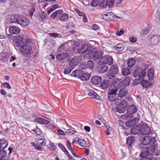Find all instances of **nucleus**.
<instances>
[{
  "label": "nucleus",
  "mask_w": 160,
  "mask_h": 160,
  "mask_svg": "<svg viewBox=\"0 0 160 160\" xmlns=\"http://www.w3.org/2000/svg\"><path fill=\"white\" fill-rule=\"evenodd\" d=\"M142 149V151L141 153V155L142 158L156 156L160 153V152H158L157 154L155 153V148L154 146L149 145L148 147H143Z\"/></svg>",
  "instance_id": "obj_1"
},
{
  "label": "nucleus",
  "mask_w": 160,
  "mask_h": 160,
  "mask_svg": "<svg viewBox=\"0 0 160 160\" xmlns=\"http://www.w3.org/2000/svg\"><path fill=\"white\" fill-rule=\"evenodd\" d=\"M146 69H142L141 68L136 67L133 72L132 75L135 78L144 79L146 76Z\"/></svg>",
  "instance_id": "obj_2"
},
{
  "label": "nucleus",
  "mask_w": 160,
  "mask_h": 160,
  "mask_svg": "<svg viewBox=\"0 0 160 160\" xmlns=\"http://www.w3.org/2000/svg\"><path fill=\"white\" fill-rule=\"evenodd\" d=\"M72 76L74 77H78L82 81H87L88 80L90 75L89 74L83 73V72L80 70H77L73 71L72 72Z\"/></svg>",
  "instance_id": "obj_3"
},
{
  "label": "nucleus",
  "mask_w": 160,
  "mask_h": 160,
  "mask_svg": "<svg viewBox=\"0 0 160 160\" xmlns=\"http://www.w3.org/2000/svg\"><path fill=\"white\" fill-rule=\"evenodd\" d=\"M102 55V52L101 51H97L96 49L93 48L92 50H90L87 57L97 60Z\"/></svg>",
  "instance_id": "obj_4"
},
{
  "label": "nucleus",
  "mask_w": 160,
  "mask_h": 160,
  "mask_svg": "<svg viewBox=\"0 0 160 160\" xmlns=\"http://www.w3.org/2000/svg\"><path fill=\"white\" fill-rule=\"evenodd\" d=\"M118 72V67L116 64L113 65L112 66L107 73V77L109 79L114 78L115 77L116 74Z\"/></svg>",
  "instance_id": "obj_5"
},
{
  "label": "nucleus",
  "mask_w": 160,
  "mask_h": 160,
  "mask_svg": "<svg viewBox=\"0 0 160 160\" xmlns=\"http://www.w3.org/2000/svg\"><path fill=\"white\" fill-rule=\"evenodd\" d=\"M90 50L88 44L84 43L82 45L81 47L77 49V52L78 53H85L86 56L87 57Z\"/></svg>",
  "instance_id": "obj_6"
},
{
  "label": "nucleus",
  "mask_w": 160,
  "mask_h": 160,
  "mask_svg": "<svg viewBox=\"0 0 160 160\" xmlns=\"http://www.w3.org/2000/svg\"><path fill=\"white\" fill-rule=\"evenodd\" d=\"M101 64L111 65L113 63V59L112 57L106 56L102 57L99 60Z\"/></svg>",
  "instance_id": "obj_7"
},
{
  "label": "nucleus",
  "mask_w": 160,
  "mask_h": 160,
  "mask_svg": "<svg viewBox=\"0 0 160 160\" xmlns=\"http://www.w3.org/2000/svg\"><path fill=\"white\" fill-rule=\"evenodd\" d=\"M26 44V43L22 46H20L19 47V50L23 54H31L32 50V47Z\"/></svg>",
  "instance_id": "obj_8"
},
{
  "label": "nucleus",
  "mask_w": 160,
  "mask_h": 160,
  "mask_svg": "<svg viewBox=\"0 0 160 160\" xmlns=\"http://www.w3.org/2000/svg\"><path fill=\"white\" fill-rule=\"evenodd\" d=\"M113 80L112 86L116 89L121 88L123 85L122 80L121 78H116L114 77V78L111 79Z\"/></svg>",
  "instance_id": "obj_9"
},
{
  "label": "nucleus",
  "mask_w": 160,
  "mask_h": 160,
  "mask_svg": "<svg viewBox=\"0 0 160 160\" xmlns=\"http://www.w3.org/2000/svg\"><path fill=\"white\" fill-rule=\"evenodd\" d=\"M114 0H107L102 1L99 4V6L101 8H106L107 6L109 7L112 6L114 4Z\"/></svg>",
  "instance_id": "obj_10"
},
{
  "label": "nucleus",
  "mask_w": 160,
  "mask_h": 160,
  "mask_svg": "<svg viewBox=\"0 0 160 160\" xmlns=\"http://www.w3.org/2000/svg\"><path fill=\"white\" fill-rule=\"evenodd\" d=\"M20 16L17 15H12L8 16L7 21L8 22L18 23Z\"/></svg>",
  "instance_id": "obj_11"
},
{
  "label": "nucleus",
  "mask_w": 160,
  "mask_h": 160,
  "mask_svg": "<svg viewBox=\"0 0 160 160\" xmlns=\"http://www.w3.org/2000/svg\"><path fill=\"white\" fill-rule=\"evenodd\" d=\"M69 57V55L68 53H65L57 55L56 58L60 62H64L66 61L67 58Z\"/></svg>",
  "instance_id": "obj_12"
},
{
  "label": "nucleus",
  "mask_w": 160,
  "mask_h": 160,
  "mask_svg": "<svg viewBox=\"0 0 160 160\" xmlns=\"http://www.w3.org/2000/svg\"><path fill=\"white\" fill-rule=\"evenodd\" d=\"M152 138L149 136L147 135L144 137L142 141V143L144 145H147L148 144H151L150 145H152L154 144V143L152 142ZM153 146H154L153 145Z\"/></svg>",
  "instance_id": "obj_13"
},
{
  "label": "nucleus",
  "mask_w": 160,
  "mask_h": 160,
  "mask_svg": "<svg viewBox=\"0 0 160 160\" xmlns=\"http://www.w3.org/2000/svg\"><path fill=\"white\" fill-rule=\"evenodd\" d=\"M141 133L142 134H148L151 133V130L148 125L146 124L141 126Z\"/></svg>",
  "instance_id": "obj_14"
},
{
  "label": "nucleus",
  "mask_w": 160,
  "mask_h": 160,
  "mask_svg": "<svg viewBox=\"0 0 160 160\" xmlns=\"http://www.w3.org/2000/svg\"><path fill=\"white\" fill-rule=\"evenodd\" d=\"M81 61V58L79 56L74 57L70 61L69 63V66L73 67L76 66Z\"/></svg>",
  "instance_id": "obj_15"
},
{
  "label": "nucleus",
  "mask_w": 160,
  "mask_h": 160,
  "mask_svg": "<svg viewBox=\"0 0 160 160\" xmlns=\"http://www.w3.org/2000/svg\"><path fill=\"white\" fill-rule=\"evenodd\" d=\"M18 23L22 26L25 27L29 25V21L28 19L24 18H22L20 16Z\"/></svg>",
  "instance_id": "obj_16"
},
{
  "label": "nucleus",
  "mask_w": 160,
  "mask_h": 160,
  "mask_svg": "<svg viewBox=\"0 0 160 160\" xmlns=\"http://www.w3.org/2000/svg\"><path fill=\"white\" fill-rule=\"evenodd\" d=\"M16 38L17 40L16 45L17 47H19L20 46H22V45L26 44L24 42L25 40H24L21 36H18L16 37ZM27 40H25V42H27Z\"/></svg>",
  "instance_id": "obj_17"
},
{
  "label": "nucleus",
  "mask_w": 160,
  "mask_h": 160,
  "mask_svg": "<svg viewBox=\"0 0 160 160\" xmlns=\"http://www.w3.org/2000/svg\"><path fill=\"white\" fill-rule=\"evenodd\" d=\"M135 142V139L132 136L128 137L127 139V145L128 148L130 152L132 153V145Z\"/></svg>",
  "instance_id": "obj_18"
},
{
  "label": "nucleus",
  "mask_w": 160,
  "mask_h": 160,
  "mask_svg": "<svg viewBox=\"0 0 160 160\" xmlns=\"http://www.w3.org/2000/svg\"><path fill=\"white\" fill-rule=\"evenodd\" d=\"M139 121V119L138 118H135L132 120H130L126 122L125 123V125L127 127H131L136 125Z\"/></svg>",
  "instance_id": "obj_19"
},
{
  "label": "nucleus",
  "mask_w": 160,
  "mask_h": 160,
  "mask_svg": "<svg viewBox=\"0 0 160 160\" xmlns=\"http://www.w3.org/2000/svg\"><path fill=\"white\" fill-rule=\"evenodd\" d=\"M87 95L88 96L93 98L96 99L97 100L99 99V96L93 90H89L87 91Z\"/></svg>",
  "instance_id": "obj_20"
},
{
  "label": "nucleus",
  "mask_w": 160,
  "mask_h": 160,
  "mask_svg": "<svg viewBox=\"0 0 160 160\" xmlns=\"http://www.w3.org/2000/svg\"><path fill=\"white\" fill-rule=\"evenodd\" d=\"M113 14L112 12H108L107 14L101 15V18L106 21H109L111 20L113 17Z\"/></svg>",
  "instance_id": "obj_21"
},
{
  "label": "nucleus",
  "mask_w": 160,
  "mask_h": 160,
  "mask_svg": "<svg viewBox=\"0 0 160 160\" xmlns=\"http://www.w3.org/2000/svg\"><path fill=\"white\" fill-rule=\"evenodd\" d=\"M20 31V29L17 27L12 26L9 28V32L11 34H18Z\"/></svg>",
  "instance_id": "obj_22"
},
{
  "label": "nucleus",
  "mask_w": 160,
  "mask_h": 160,
  "mask_svg": "<svg viewBox=\"0 0 160 160\" xmlns=\"http://www.w3.org/2000/svg\"><path fill=\"white\" fill-rule=\"evenodd\" d=\"M152 85V83L148 80L142 79L141 82V85L144 88H148Z\"/></svg>",
  "instance_id": "obj_23"
},
{
  "label": "nucleus",
  "mask_w": 160,
  "mask_h": 160,
  "mask_svg": "<svg viewBox=\"0 0 160 160\" xmlns=\"http://www.w3.org/2000/svg\"><path fill=\"white\" fill-rule=\"evenodd\" d=\"M102 80V78L99 76H95L91 79V81L92 83L94 84H98Z\"/></svg>",
  "instance_id": "obj_24"
},
{
  "label": "nucleus",
  "mask_w": 160,
  "mask_h": 160,
  "mask_svg": "<svg viewBox=\"0 0 160 160\" xmlns=\"http://www.w3.org/2000/svg\"><path fill=\"white\" fill-rule=\"evenodd\" d=\"M141 125H137L131 129V132L133 134H137L141 133Z\"/></svg>",
  "instance_id": "obj_25"
},
{
  "label": "nucleus",
  "mask_w": 160,
  "mask_h": 160,
  "mask_svg": "<svg viewBox=\"0 0 160 160\" xmlns=\"http://www.w3.org/2000/svg\"><path fill=\"white\" fill-rule=\"evenodd\" d=\"M67 43L68 45H72V49L73 51H75L76 50H77V49L79 48V43L77 42L74 41H69Z\"/></svg>",
  "instance_id": "obj_26"
},
{
  "label": "nucleus",
  "mask_w": 160,
  "mask_h": 160,
  "mask_svg": "<svg viewBox=\"0 0 160 160\" xmlns=\"http://www.w3.org/2000/svg\"><path fill=\"white\" fill-rule=\"evenodd\" d=\"M35 121L41 124H48L49 123V122L48 121L40 118H36L35 119Z\"/></svg>",
  "instance_id": "obj_27"
},
{
  "label": "nucleus",
  "mask_w": 160,
  "mask_h": 160,
  "mask_svg": "<svg viewBox=\"0 0 160 160\" xmlns=\"http://www.w3.org/2000/svg\"><path fill=\"white\" fill-rule=\"evenodd\" d=\"M58 18L62 22H65L68 18V15L66 13H62L59 15Z\"/></svg>",
  "instance_id": "obj_28"
},
{
  "label": "nucleus",
  "mask_w": 160,
  "mask_h": 160,
  "mask_svg": "<svg viewBox=\"0 0 160 160\" xmlns=\"http://www.w3.org/2000/svg\"><path fill=\"white\" fill-rule=\"evenodd\" d=\"M137 111V108L133 105H131L128 108L127 112L129 114H133Z\"/></svg>",
  "instance_id": "obj_29"
},
{
  "label": "nucleus",
  "mask_w": 160,
  "mask_h": 160,
  "mask_svg": "<svg viewBox=\"0 0 160 160\" xmlns=\"http://www.w3.org/2000/svg\"><path fill=\"white\" fill-rule=\"evenodd\" d=\"M8 143L5 139H2L0 141V149H4L6 148Z\"/></svg>",
  "instance_id": "obj_30"
},
{
  "label": "nucleus",
  "mask_w": 160,
  "mask_h": 160,
  "mask_svg": "<svg viewBox=\"0 0 160 160\" xmlns=\"http://www.w3.org/2000/svg\"><path fill=\"white\" fill-rule=\"evenodd\" d=\"M63 11L62 10H58L53 13H52L50 15L51 18L52 19H54L57 16H59V15L62 13Z\"/></svg>",
  "instance_id": "obj_31"
},
{
  "label": "nucleus",
  "mask_w": 160,
  "mask_h": 160,
  "mask_svg": "<svg viewBox=\"0 0 160 160\" xmlns=\"http://www.w3.org/2000/svg\"><path fill=\"white\" fill-rule=\"evenodd\" d=\"M127 93V91L124 88H122L119 91L118 96L119 97L121 98L125 96Z\"/></svg>",
  "instance_id": "obj_32"
},
{
  "label": "nucleus",
  "mask_w": 160,
  "mask_h": 160,
  "mask_svg": "<svg viewBox=\"0 0 160 160\" xmlns=\"http://www.w3.org/2000/svg\"><path fill=\"white\" fill-rule=\"evenodd\" d=\"M154 71L152 69H149L148 72L147 76H148V80H152L153 78Z\"/></svg>",
  "instance_id": "obj_33"
},
{
  "label": "nucleus",
  "mask_w": 160,
  "mask_h": 160,
  "mask_svg": "<svg viewBox=\"0 0 160 160\" xmlns=\"http://www.w3.org/2000/svg\"><path fill=\"white\" fill-rule=\"evenodd\" d=\"M78 144L79 145L84 148L86 147L87 146L86 141L82 139L79 138Z\"/></svg>",
  "instance_id": "obj_34"
},
{
  "label": "nucleus",
  "mask_w": 160,
  "mask_h": 160,
  "mask_svg": "<svg viewBox=\"0 0 160 160\" xmlns=\"http://www.w3.org/2000/svg\"><path fill=\"white\" fill-rule=\"evenodd\" d=\"M135 60L133 58H129L128 59L127 63L128 66L129 67H132L135 64Z\"/></svg>",
  "instance_id": "obj_35"
},
{
  "label": "nucleus",
  "mask_w": 160,
  "mask_h": 160,
  "mask_svg": "<svg viewBox=\"0 0 160 160\" xmlns=\"http://www.w3.org/2000/svg\"><path fill=\"white\" fill-rule=\"evenodd\" d=\"M116 50L118 51H122L124 49V46L121 44H118L115 46Z\"/></svg>",
  "instance_id": "obj_36"
},
{
  "label": "nucleus",
  "mask_w": 160,
  "mask_h": 160,
  "mask_svg": "<svg viewBox=\"0 0 160 160\" xmlns=\"http://www.w3.org/2000/svg\"><path fill=\"white\" fill-rule=\"evenodd\" d=\"M29 10L28 12H29V15L31 17H32V16L34 12H35V6L33 5H31L29 7Z\"/></svg>",
  "instance_id": "obj_37"
},
{
  "label": "nucleus",
  "mask_w": 160,
  "mask_h": 160,
  "mask_svg": "<svg viewBox=\"0 0 160 160\" xmlns=\"http://www.w3.org/2000/svg\"><path fill=\"white\" fill-rule=\"evenodd\" d=\"M108 86V82L106 80L103 81L101 83L100 87L102 88L105 89Z\"/></svg>",
  "instance_id": "obj_38"
},
{
  "label": "nucleus",
  "mask_w": 160,
  "mask_h": 160,
  "mask_svg": "<svg viewBox=\"0 0 160 160\" xmlns=\"http://www.w3.org/2000/svg\"><path fill=\"white\" fill-rule=\"evenodd\" d=\"M47 15L45 13L42 12L40 14V20L42 21H44L47 19Z\"/></svg>",
  "instance_id": "obj_39"
},
{
  "label": "nucleus",
  "mask_w": 160,
  "mask_h": 160,
  "mask_svg": "<svg viewBox=\"0 0 160 160\" xmlns=\"http://www.w3.org/2000/svg\"><path fill=\"white\" fill-rule=\"evenodd\" d=\"M130 82V78L129 77H127L125 78L123 82V84H124L125 86H128L129 85Z\"/></svg>",
  "instance_id": "obj_40"
},
{
  "label": "nucleus",
  "mask_w": 160,
  "mask_h": 160,
  "mask_svg": "<svg viewBox=\"0 0 160 160\" xmlns=\"http://www.w3.org/2000/svg\"><path fill=\"white\" fill-rule=\"evenodd\" d=\"M125 108L118 105L116 111L118 112L119 113H123L125 112Z\"/></svg>",
  "instance_id": "obj_41"
},
{
  "label": "nucleus",
  "mask_w": 160,
  "mask_h": 160,
  "mask_svg": "<svg viewBox=\"0 0 160 160\" xmlns=\"http://www.w3.org/2000/svg\"><path fill=\"white\" fill-rule=\"evenodd\" d=\"M128 103L126 101L123 100L118 105L121 106V107L126 109V108L128 106Z\"/></svg>",
  "instance_id": "obj_42"
},
{
  "label": "nucleus",
  "mask_w": 160,
  "mask_h": 160,
  "mask_svg": "<svg viewBox=\"0 0 160 160\" xmlns=\"http://www.w3.org/2000/svg\"><path fill=\"white\" fill-rule=\"evenodd\" d=\"M122 74L124 76H127L129 75L130 72L129 70L127 68L122 69Z\"/></svg>",
  "instance_id": "obj_43"
},
{
  "label": "nucleus",
  "mask_w": 160,
  "mask_h": 160,
  "mask_svg": "<svg viewBox=\"0 0 160 160\" xmlns=\"http://www.w3.org/2000/svg\"><path fill=\"white\" fill-rule=\"evenodd\" d=\"M87 66L91 69H92L94 67L93 62L91 60H89L87 62Z\"/></svg>",
  "instance_id": "obj_44"
},
{
  "label": "nucleus",
  "mask_w": 160,
  "mask_h": 160,
  "mask_svg": "<svg viewBox=\"0 0 160 160\" xmlns=\"http://www.w3.org/2000/svg\"><path fill=\"white\" fill-rule=\"evenodd\" d=\"M73 68V67L70 66H69V68H66L64 70V73L65 74H68L70 73Z\"/></svg>",
  "instance_id": "obj_45"
},
{
  "label": "nucleus",
  "mask_w": 160,
  "mask_h": 160,
  "mask_svg": "<svg viewBox=\"0 0 160 160\" xmlns=\"http://www.w3.org/2000/svg\"><path fill=\"white\" fill-rule=\"evenodd\" d=\"M37 143L39 146H45V143L44 142L43 140L42 139H38L37 141Z\"/></svg>",
  "instance_id": "obj_46"
},
{
  "label": "nucleus",
  "mask_w": 160,
  "mask_h": 160,
  "mask_svg": "<svg viewBox=\"0 0 160 160\" xmlns=\"http://www.w3.org/2000/svg\"><path fill=\"white\" fill-rule=\"evenodd\" d=\"M1 87L2 88V87L6 88L8 89H10L11 88L10 85L8 83L6 82L2 83L1 85Z\"/></svg>",
  "instance_id": "obj_47"
},
{
  "label": "nucleus",
  "mask_w": 160,
  "mask_h": 160,
  "mask_svg": "<svg viewBox=\"0 0 160 160\" xmlns=\"http://www.w3.org/2000/svg\"><path fill=\"white\" fill-rule=\"evenodd\" d=\"M49 35L52 37H54V38H61L62 37L61 35L59 33H50Z\"/></svg>",
  "instance_id": "obj_48"
},
{
  "label": "nucleus",
  "mask_w": 160,
  "mask_h": 160,
  "mask_svg": "<svg viewBox=\"0 0 160 160\" xmlns=\"http://www.w3.org/2000/svg\"><path fill=\"white\" fill-rule=\"evenodd\" d=\"M124 32L123 29H118L116 32V34L117 36H120L123 34Z\"/></svg>",
  "instance_id": "obj_49"
},
{
  "label": "nucleus",
  "mask_w": 160,
  "mask_h": 160,
  "mask_svg": "<svg viewBox=\"0 0 160 160\" xmlns=\"http://www.w3.org/2000/svg\"><path fill=\"white\" fill-rule=\"evenodd\" d=\"M108 99L109 101L113 102L116 99L115 97V96L112 95V94H109L108 97Z\"/></svg>",
  "instance_id": "obj_50"
},
{
  "label": "nucleus",
  "mask_w": 160,
  "mask_h": 160,
  "mask_svg": "<svg viewBox=\"0 0 160 160\" xmlns=\"http://www.w3.org/2000/svg\"><path fill=\"white\" fill-rule=\"evenodd\" d=\"M142 79L139 78H138L134 79L133 82L134 85H136L140 83L141 84V81Z\"/></svg>",
  "instance_id": "obj_51"
},
{
  "label": "nucleus",
  "mask_w": 160,
  "mask_h": 160,
  "mask_svg": "<svg viewBox=\"0 0 160 160\" xmlns=\"http://www.w3.org/2000/svg\"><path fill=\"white\" fill-rule=\"evenodd\" d=\"M6 154L7 153L5 151L2 150H0V160H2L3 158L5 157Z\"/></svg>",
  "instance_id": "obj_52"
},
{
  "label": "nucleus",
  "mask_w": 160,
  "mask_h": 160,
  "mask_svg": "<svg viewBox=\"0 0 160 160\" xmlns=\"http://www.w3.org/2000/svg\"><path fill=\"white\" fill-rule=\"evenodd\" d=\"M65 132L67 134H68L70 135H71L75 134V131L70 129L67 130Z\"/></svg>",
  "instance_id": "obj_53"
},
{
  "label": "nucleus",
  "mask_w": 160,
  "mask_h": 160,
  "mask_svg": "<svg viewBox=\"0 0 160 160\" xmlns=\"http://www.w3.org/2000/svg\"><path fill=\"white\" fill-rule=\"evenodd\" d=\"M99 2L98 0H92L91 2V5L94 7L96 6Z\"/></svg>",
  "instance_id": "obj_54"
},
{
  "label": "nucleus",
  "mask_w": 160,
  "mask_h": 160,
  "mask_svg": "<svg viewBox=\"0 0 160 160\" xmlns=\"http://www.w3.org/2000/svg\"><path fill=\"white\" fill-rule=\"evenodd\" d=\"M108 68V67L106 66H104L102 67L101 69V72L104 73L106 72Z\"/></svg>",
  "instance_id": "obj_55"
},
{
  "label": "nucleus",
  "mask_w": 160,
  "mask_h": 160,
  "mask_svg": "<svg viewBox=\"0 0 160 160\" xmlns=\"http://www.w3.org/2000/svg\"><path fill=\"white\" fill-rule=\"evenodd\" d=\"M74 10L77 13L78 15L79 16H83L85 15L84 13L79 11V10L78 9H75Z\"/></svg>",
  "instance_id": "obj_56"
},
{
  "label": "nucleus",
  "mask_w": 160,
  "mask_h": 160,
  "mask_svg": "<svg viewBox=\"0 0 160 160\" xmlns=\"http://www.w3.org/2000/svg\"><path fill=\"white\" fill-rule=\"evenodd\" d=\"M32 131L34 132L37 135H40L41 134L40 130L38 128L32 129Z\"/></svg>",
  "instance_id": "obj_57"
},
{
  "label": "nucleus",
  "mask_w": 160,
  "mask_h": 160,
  "mask_svg": "<svg viewBox=\"0 0 160 160\" xmlns=\"http://www.w3.org/2000/svg\"><path fill=\"white\" fill-rule=\"evenodd\" d=\"M149 32V30L148 28L143 29L141 32V34L142 35H145Z\"/></svg>",
  "instance_id": "obj_58"
},
{
  "label": "nucleus",
  "mask_w": 160,
  "mask_h": 160,
  "mask_svg": "<svg viewBox=\"0 0 160 160\" xmlns=\"http://www.w3.org/2000/svg\"><path fill=\"white\" fill-rule=\"evenodd\" d=\"M58 146L64 152L67 150L63 145L61 143L59 144Z\"/></svg>",
  "instance_id": "obj_59"
},
{
  "label": "nucleus",
  "mask_w": 160,
  "mask_h": 160,
  "mask_svg": "<svg viewBox=\"0 0 160 160\" xmlns=\"http://www.w3.org/2000/svg\"><path fill=\"white\" fill-rule=\"evenodd\" d=\"M117 89H112L109 92V94H112V95L116 96L117 92Z\"/></svg>",
  "instance_id": "obj_60"
},
{
  "label": "nucleus",
  "mask_w": 160,
  "mask_h": 160,
  "mask_svg": "<svg viewBox=\"0 0 160 160\" xmlns=\"http://www.w3.org/2000/svg\"><path fill=\"white\" fill-rule=\"evenodd\" d=\"M67 147L68 148L69 150H71L73 148H72L71 144L69 140H68L67 142Z\"/></svg>",
  "instance_id": "obj_61"
},
{
  "label": "nucleus",
  "mask_w": 160,
  "mask_h": 160,
  "mask_svg": "<svg viewBox=\"0 0 160 160\" xmlns=\"http://www.w3.org/2000/svg\"><path fill=\"white\" fill-rule=\"evenodd\" d=\"M49 146L50 147V148L51 150L54 151L56 149V147L53 143H50Z\"/></svg>",
  "instance_id": "obj_62"
},
{
  "label": "nucleus",
  "mask_w": 160,
  "mask_h": 160,
  "mask_svg": "<svg viewBox=\"0 0 160 160\" xmlns=\"http://www.w3.org/2000/svg\"><path fill=\"white\" fill-rule=\"evenodd\" d=\"M57 134L58 135H65L64 132L60 129L58 130L57 132Z\"/></svg>",
  "instance_id": "obj_63"
},
{
  "label": "nucleus",
  "mask_w": 160,
  "mask_h": 160,
  "mask_svg": "<svg viewBox=\"0 0 160 160\" xmlns=\"http://www.w3.org/2000/svg\"><path fill=\"white\" fill-rule=\"evenodd\" d=\"M65 154L67 155L68 158L69 160H72V157L69 153L68 151L67 150L64 152Z\"/></svg>",
  "instance_id": "obj_64"
}]
</instances>
